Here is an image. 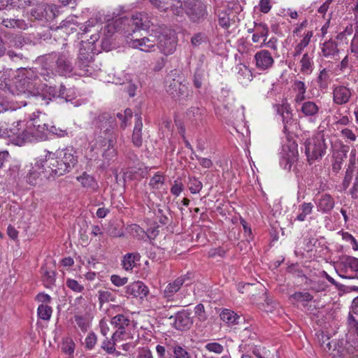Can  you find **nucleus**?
<instances>
[{
  "mask_svg": "<svg viewBox=\"0 0 358 358\" xmlns=\"http://www.w3.org/2000/svg\"><path fill=\"white\" fill-rule=\"evenodd\" d=\"M141 255L138 252L127 253L122 261V265L126 271H131L140 261Z\"/></svg>",
  "mask_w": 358,
  "mask_h": 358,
  "instance_id": "e433bc0d",
  "label": "nucleus"
},
{
  "mask_svg": "<svg viewBox=\"0 0 358 358\" xmlns=\"http://www.w3.org/2000/svg\"><path fill=\"white\" fill-rule=\"evenodd\" d=\"M1 24L7 28H20L22 25V21L19 19H4Z\"/></svg>",
  "mask_w": 358,
  "mask_h": 358,
  "instance_id": "338daca9",
  "label": "nucleus"
},
{
  "mask_svg": "<svg viewBox=\"0 0 358 358\" xmlns=\"http://www.w3.org/2000/svg\"><path fill=\"white\" fill-rule=\"evenodd\" d=\"M74 320L76 326L83 331H87L90 327V321L89 318L85 315H75Z\"/></svg>",
  "mask_w": 358,
  "mask_h": 358,
  "instance_id": "09e8293b",
  "label": "nucleus"
},
{
  "mask_svg": "<svg viewBox=\"0 0 358 358\" xmlns=\"http://www.w3.org/2000/svg\"><path fill=\"white\" fill-rule=\"evenodd\" d=\"M43 69L46 71L41 73L44 76L50 77L52 75L71 76L78 73L74 72L73 57L69 52H52L43 57Z\"/></svg>",
  "mask_w": 358,
  "mask_h": 358,
  "instance_id": "20e7f679",
  "label": "nucleus"
},
{
  "mask_svg": "<svg viewBox=\"0 0 358 358\" xmlns=\"http://www.w3.org/2000/svg\"><path fill=\"white\" fill-rule=\"evenodd\" d=\"M254 62L256 68L262 71L271 69L274 64L272 54L267 50L257 51L254 55Z\"/></svg>",
  "mask_w": 358,
  "mask_h": 358,
  "instance_id": "dca6fc26",
  "label": "nucleus"
},
{
  "mask_svg": "<svg viewBox=\"0 0 358 358\" xmlns=\"http://www.w3.org/2000/svg\"><path fill=\"white\" fill-rule=\"evenodd\" d=\"M99 38V34H92L90 41L81 42L77 62L80 71L78 75L86 76L93 75L94 70L91 64L93 62L94 55L96 54L95 43Z\"/></svg>",
  "mask_w": 358,
  "mask_h": 358,
  "instance_id": "39448f33",
  "label": "nucleus"
},
{
  "mask_svg": "<svg viewBox=\"0 0 358 358\" xmlns=\"http://www.w3.org/2000/svg\"><path fill=\"white\" fill-rule=\"evenodd\" d=\"M216 14L219 25L224 29L231 26V22L233 20L232 16L235 17L233 10L226 8H217Z\"/></svg>",
  "mask_w": 358,
  "mask_h": 358,
  "instance_id": "bb28decb",
  "label": "nucleus"
},
{
  "mask_svg": "<svg viewBox=\"0 0 358 358\" xmlns=\"http://www.w3.org/2000/svg\"><path fill=\"white\" fill-rule=\"evenodd\" d=\"M205 113V110L203 108L199 107H191L187 113V115L190 120L198 121L202 119Z\"/></svg>",
  "mask_w": 358,
  "mask_h": 358,
  "instance_id": "603ef678",
  "label": "nucleus"
},
{
  "mask_svg": "<svg viewBox=\"0 0 358 358\" xmlns=\"http://www.w3.org/2000/svg\"><path fill=\"white\" fill-rule=\"evenodd\" d=\"M37 113H39L37 112ZM50 135L58 138H63L69 136L66 129L57 127L55 125L49 127L47 124L42 122L38 114L33 113L29 115V120L26 121V127L24 129V143L38 142L47 140Z\"/></svg>",
  "mask_w": 358,
  "mask_h": 358,
  "instance_id": "7ed1b4c3",
  "label": "nucleus"
},
{
  "mask_svg": "<svg viewBox=\"0 0 358 358\" xmlns=\"http://www.w3.org/2000/svg\"><path fill=\"white\" fill-rule=\"evenodd\" d=\"M300 72L303 75H310L314 70L313 56L306 52L299 60Z\"/></svg>",
  "mask_w": 358,
  "mask_h": 358,
  "instance_id": "2f4dec72",
  "label": "nucleus"
},
{
  "mask_svg": "<svg viewBox=\"0 0 358 358\" xmlns=\"http://www.w3.org/2000/svg\"><path fill=\"white\" fill-rule=\"evenodd\" d=\"M43 13V19L46 21L52 20L56 17L57 7L55 5H44L38 9Z\"/></svg>",
  "mask_w": 358,
  "mask_h": 358,
  "instance_id": "de8ad7c7",
  "label": "nucleus"
},
{
  "mask_svg": "<svg viewBox=\"0 0 358 358\" xmlns=\"http://www.w3.org/2000/svg\"><path fill=\"white\" fill-rule=\"evenodd\" d=\"M117 135L108 136V138H104L100 142H97L99 145L103 148V151L102 156L105 160L110 161L117 155V150L115 148L116 143Z\"/></svg>",
  "mask_w": 358,
  "mask_h": 358,
  "instance_id": "a211bd4d",
  "label": "nucleus"
},
{
  "mask_svg": "<svg viewBox=\"0 0 358 358\" xmlns=\"http://www.w3.org/2000/svg\"><path fill=\"white\" fill-rule=\"evenodd\" d=\"M322 55L328 59H334L339 52L338 43L332 38L320 43Z\"/></svg>",
  "mask_w": 358,
  "mask_h": 358,
  "instance_id": "a878e982",
  "label": "nucleus"
},
{
  "mask_svg": "<svg viewBox=\"0 0 358 358\" xmlns=\"http://www.w3.org/2000/svg\"><path fill=\"white\" fill-rule=\"evenodd\" d=\"M133 113L130 108H127L123 113H117V117L120 120V127L124 129L132 117Z\"/></svg>",
  "mask_w": 358,
  "mask_h": 358,
  "instance_id": "8fccbe9b",
  "label": "nucleus"
},
{
  "mask_svg": "<svg viewBox=\"0 0 358 358\" xmlns=\"http://www.w3.org/2000/svg\"><path fill=\"white\" fill-rule=\"evenodd\" d=\"M97 342V336L94 332H90L85 340V348L87 350H92Z\"/></svg>",
  "mask_w": 358,
  "mask_h": 358,
  "instance_id": "bf43d9fd",
  "label": "nucleus"
},
{
  "mask_svg": "<svg viewBox=\"0 0 358 358\" xmlns=\"http://www.w3.org/2000/svg\"><path fill=\"white\" fill-rule=\"evenodd\" d=\"M308 24V22L306 19L303 20L301 22L296 24L292 31L293 36H301V35L303 34L302 31L307 27Z\"/></svg>",
  "mask_w": 358,
  "mask_h": 358,
  "instance_id": "69168bd1",
  "label": "nucleus"
},
{
  "mask_svg": "<svg viewBox=\"0 0 358 358\" xmlns=\"http://www.w3.org/2000/svg\"><path fill=\"white\" fill-rule=\"evenodd\" d=\"M110 281L114 285L117 287H122L127 283L128 278L120 277L118 275L114 274L110 276Z\"/></svg>",
  "mask_w": 358,
  "mask_h": 358,
  "instance_id": "774afa93",
  "label": "nucleus"
},
{
  "mask_svg": "<svg viewBox=\"0 0 358 358\" xmlns=\"http://www.w3.org/2000/svg\"><path fill=\"white\" fill-rule=\"evenodd\" d=\"M350 51L358 60V30L355 31L350 45Z\"/></svg>",
  "mask_w": 358,
  "mask_h": 358,
  "instance_id": "e2e57ef3",
  "label": "nucleus"
},
{
  "mask_svg": "<svg viewBox=\"0 0 358 358\" xmlns=\"http://www.w3.org/2000/svg\"><path fill=\"white\" fill-rule=\"evenodd\" d=\"M125 296L143 299L149 293L148 287L141 281L134 282L124 287Z\"/></svg>",
  "mask_w": 358,
  "mask_h": 358,
  "instance_id": "6ab92c4d",
  "label": "nucleus"
},
{
  "mask_svg": "<svg viewBox=\"0 0 358 358\" xmlns=\"http://www.w3.org/2000/svg\"><path fill=\"white\" fill-rule=\"evenodd\" d=\"M330 71L327 69H322L317 78V83L320 90L327 89L330 83Z\"/></svg>",
  "mask_w": 358,
  "mask_h": 358,
  "instance_id": "c03bdc74",
  "label": "nucleus"
},
{
  "mask_svg": "<svg viewBox=\"0 0 358 358\" xmlns=\"http://www.w3.org/2000/svg\"><path fill=\"white\" fill-rule=\"evenodd\" d=\"M119 341H115L112 336L111 339L106 338L101 343V348L108 355H113L119 357L122 355L121 352L115 350V344Z\"/></svg>",
  "mask_w": 358,
  "mask_h": 358,
  "instance_id": "a19ab883",
  "label": "nucleus"
},
{
  "mask_svg": "<svg viewBox=\"0 0 358 358\" xmlns=\"http://www.w3.org/2000/svg\"><path fill=\"white\" fill-rule=\"evenodd\" d=\"M150 36L151 38L143 37L139 39L131 40L130 41V46L145 52H153L155 50L157 40L156 37Z\"/></svg>",
  "mask_w": 358,
  "mask_h": 358,
  "instance_id": "4be33fe9",
  "label": "nucleus"
},
{
  "mask_svg": "<svg viewBox=\"0 0 358 358\" xmlns=\"http://www.w3.org/2000/svg\"><path fill=\"white\" fill-rule=\"evenodd\" d=\"M165 183V176L161 171H157L150 178L149 181V186L151 189L155 190L160 189Z\"/></svg>",
  "mask_w": 358,
  "mask_h": 358,
  "instance_id": "79ce46f5",
  "label": "nucleus"
},
{
  "mask_svg": "<svg viewBox=\"0 0 358 358\" xmlns=\"http://www.w3.org/2000/svg\"><path fill=\"white\" fill-rule=\"evenodd\" d=\"M127 229L131 235L138 239H143L145 237V231L136 224L129 225Z\"/></svg>",
  "mask_w": 358,
  "mask_h": 358,
  "instance_id": "864d4df0",
  "label": "nucleus"
},
{
  "mask_svg": "<svg viewBox=\"0 0 358 358\" xmlns=\"http://www.w3.org/2000/svg\"><path fill=\"white\" fill-rule=\"evenodd\" d=\"M168 92L175 98H182L186 96L188 94L187 87L178 81L174 80L170 84L168 89Z\"/></svg>",
  "mask_w": 358,
  "mask_h": 358,
  "instance_id": "72a5a7b5",
  "label": "nucleus"
},
{
  "mask_svg": "<svg viewBox=\"0 0 358 358\" xmlns=\"http://www.w3.org/2000/svg\"><path fill=\"white\" fill-rule=\"evenodd\" d=\"M155 349L157 358H192L187 349L179 344L173 345L171 351L162 345H157Z\"/></svg>",
  "mask_w": 358,
  "mask_h": 358,
  "instance_id": "f8f14e48",
  "label": "nucleus"
},
{
  "mask_svg": "<svg viewBox=\"0 0 358 358\" xmlns=\"http://www.w3.org/2000/svg\"><path fill=\"white\" fill-rule=\"evenodd\" d=\"M9 138V141L14 145L21 146L22 145V132L18 129L17 133L13 132L12 130L8 131L3 126L0 127V138Z\"/></svg>",
  "mask_w": 358,
  "mask_h": 358,
  "instance_id": "c9c22d12",
  "label": "nucleus"
},
{
  "mask_svg": "<svg viewBox=\"0 0 358 358\" xmlns=\"http://www.w3.org/2000/svg\"><path fill=\"white\" fill-rule=\"evenodd\" d=\"M75 350V343L71 339H66L62 344V350L66 355H71Z\"/></svg>",
  "mask_w": 358,
  "mask_h": 358,
  "instance_id": "680f3d73",
  "label": "nucleus"
},
{
  "mask_svg": "<svg viewBox=\"0 0 358 358\" xmlns=\"http://www.w3.org/2000/svg\"><path fill=\"white\" fill-rule=\"evenodd\" d=\"M269 29L266 23L264 22H255L254 34L252 36L253 43H259L261 39H267Z\"/></svg>",
  "mask_w": 358,
  "mask_h": 358,
  "instance_id": "473e14b6",
  "label": "nucleus"
},
{
  "mask_svg": "<svg viewBox=\"0 0 358 358\" xmlns=\"http://www.w3.org/2000/svg\"><path fill=\"white\" fill-rule=\"evenodd\" d=\"M292 87L294 92L295 93V103L304 101V99H306V94L307 91V87L305 83L302 80H294Z\"/></svg>",
  "mask_w": 358,
  "mask_h": 358,
  "instance_id": "f704fd0d",
  "label": "nucleus"
},
{
  "mask_svg": "<svg viewBox=\"0 0 358 358\" xmlns=\"http://www.w3.org/2000/svg\"><path fill=\"white\" fill-rule=\"evenodd\" d=\"M313 205L312 203L303 202L299 206V213L295 218L296 220L303 222L306 220V216L312 213Z\"/></svg>",
  "mask_w": 358,
  "mask_h": 358,
  "instance_id": "a18cd8bd",
  "label": "nucleus"
},
{
  "mask_svg": "<svg viewBox=\"0 0 358 358\" xmlns=\"http://www.w3.org/2000/svg\"><path fill=\"white\" fill-rule=\"evenodd\" d=\"M157 48L165 55H172L176 49V40L165 35H160L156 38Z\"/></svg>",
  "mask_w": 358,
  "mask_h": 358,
  "instance_id": "412c9836",
  "label": "nucleus"
},
{
  "mask_svg": "<svg viewBox=\"0 0 358 358\" xmlns=\"http://www.w3.org/2000/svg\"><path fill=\"white\" fill-rule=\"evenodd\" d=\"M317 211L329 213L334 208V199L329 194H323L315 201Z\"/></svg>",
  "mask_w": 358,
  "mask_h": 358,
  "instance_id": "393cba45",
  "label": "nucleus"
},
{
  "mask_svg": "<svg viewBox=\"0 0 358 358\" xmlns=\"http://www.w3.org/2000/svg\"><path fill=\"white\" fill-rule=\"evenodd\" d=\"M184 185L181 180L177 179L173 181V184L172 185L170 191L173 196H178L184 190Z\"/></svg>",
  "mask_w": 358,
  "mask_h": 358,
  "instance_id": "052dcab7",
  "label": "nucleus"
},
{
  "mask_svg": "<svg viewBox=\"0 0 358 358\" xmlns=\"http://www.w3.org/2000/svg\"><path fill=\"white\" fill-rule=\"evenodd\" d=\"M204 348L210 352L221 354L224 351V346L217 342H210L205 345Z\"/></svg>",
  "mask_w": 358,
  "mask_h": 358,
  "instance_id": "4d7b16f0",
  "label": "nucleus"
},
{
  "mask_svg": "<svg viewBox=\"0 0 358 358\" xmlns=\"http://www.w3.org/2000/svg\"><path fill=\"white\" fill-rule=\"evenodd\" d=\"M24 96L36 104L48 105L55 96V88L42 85L34 69L24 68Z\"/></svg>",
  "mask_w": 358,
  "mask_h": 358,
  "instance_id": "f03ea898",
  "label": "nucleus"
},
{
  "mask_svg": "<svg viewBox=\"0 0 358 358\" xmlns=\"http://www.w3.org/2000/svg\"><path fill=\"white\" fill-rule=\"evenodd\" d=\"M189 189L192 194H198L203 187L202 182L195 177L189 178Z\"/></svg>",
  "mask_w": 358,
  "mask_h": 358,
  "instance_id": "6e6d98bb",
  "label": "nucleus"
},
{
  "mask_svg": "<svg viewBox=\"0 0 358 358\" xmlns=\"http://www.w3.org/2000/svg\"><path fill=\"white\" fill-rule=\"evenodd\" d=\"M43 281L47 288H52L55 282V272L53 270H48L46 267H42Z\"/></svg>",
  "mask_w": 358,
  "mask_h": 358,
  "instance_id": "37998d69",
  "label": "nucleus"
},
{
  "mask_svg": "<svg viewBox=\"0 0 358 358\" xmlns=\"http://www.w3.org/2000/svg\"><path fill=\"white\" fill-rule=\"evenodd\" d=\"M278 39L275 37H271L269 40L264 39L260 45V48L267 47L273 51H277L278 45H277Z\"/></svg>",
  "mask_w": 358,
  "mask_h": 358,
  "instance_id": "0e129e2a",
  "label": "nucleus"
},
{
  "mask_svg": "<svg viewBox=\"0 0 358 358\" xmlns=\"http://www.w3.org/2000/svg\"><path fill=\"white\" fill-rule=\"evenodd\" d=\"M65 285L69 289L76 294L82 293L85 290L84 285L75 279L68 278Z\"/></svg>",
  "mask_w": 358,
  "mask_h": 358,
  "instance_id": "3c124183",
  "label": "nucleus"
},
{
  "mask_svg": "<svg viewBox=\"0 0 358 358\" xmlns=\"http://www.w3.org/2000/svg\"><path fill=\"white\" fill-rule=\"evenodd\" d=\"M101 22V15L99 13H94L84 24L80 27L78 34H84L90 31L91 28L95 26H99Z\"/></svg>",
  "mask_w": 358,
  "mask_h": 358,
  "instance_id": "4c0bfd02",
  "label": "nucleus"
},
{
  "mask_svg": "<svg viewBox=\"0 0 358 358\" xmlns=\"http://www.w3.org/2000/svg\"><path fill=\"white\" fill-rule=\"evenodd\" d=\"M280 156V166L285 170H290L292 164L297 159V145L294 142L291 141L282 145Z\"/></svg>",
  "mask_w": 358,
  "mask_h": 358,
  "instance_id": "9b49d317",
  "label": "nucleus"
},
{
  "mask_svg": "<svg viewBox=\"0 0 358 358\" xmlns=\"http://www.w3.org/2000/svg\"><path fill=\"white\" fill-rule=\"evenodd\" d=\"M98 299L99 303L101 305L108 303L110 301H115V296L108 290H99L98 292Z\"/></svg>",
  "mask_w": 358,
  "mask_h": 358,
  "instance_id": "5fc2aeb1",
  "label": "nucleus"
},
{
  "mask_svg": "<svg viewBox=\"0 0 358 358\" xmlns=\"http://www.w3.org/2000/svg\"><path fill=\"white\" fill-rule=\"evenodd\" d=\"M77 163V152L69 146L55 152L47 151L44 159L40 162V169H43L48 176H61L70 172Z\"/></svg>",
  "mask_w": 358,
  "mask_h": 358,
  "instance_id": "f257e3e1",
  "label": "nucleus"
},
{
  "mask_svg": "<svg viewBox=\"0 0 358 358\" xmlns=\"http://www.w3.org/2000/svg\"><path fill=\"white\" fill-rule=\"evenodd\" d=\"M43 159H44V158L36 159L34 166L29 170V173L27 176V182L31 185L36 184V180L41 173H43L46 178L53 177L52 176L46 175L45 171L42 168L40 169V162Z\"/></svg>",
  "mask_w": 358,
  "mask_h": 358,
  "instance_id": "c756f323",
  "label": "nucleus"
},
{
  "mask_svg": "<svg viewBox=\"0 0 358 358\" xmlns=\"http://www.w3.org/2000/svg\"><path fill=\"white\" fill-rule=\"evenodd\" d=\"M135 124L133 130L131 141L133 144L136 147H141L143 143L142 138V128H143V122L142 117L140 114L135 115Z\"/></svg>",
  "mask_w": 358,
  "mask_h": 358,
  "instance_id": "7c9ffc66",
  "label": "nucleus"
},
{
  "mask_svg": "<svg viewBox=\"0 0 358 358\" xmlns=\"http://www.w3.org/2000/svg\"><path fill=\"white\" fill-rule=\"evenodd\" d=\"M295 106L299 117L306 118L309 122H315L320 114V106L317 101L306 99L295 103Z\"/></svg>",
  "mask_w": 358,
  "mask_h": 358,
  "instance_id": "1a4fd4ad",
  "label": "nucleus"
},
{
  "mask_svg": "<svg viewBox=\"0 0 358 358\" xmlns=\"http://www.w3.org/2000/svg\"><path fill=\"white\" fill-rule=\"evenodd\" d=\"M327 145L322 132L308 138L305 142V152L309 164L318 161L325 155Z\"/></svg>",
  "mask_w": 358,
  "mask_h": 358,
  "instance_id": "423d86ee",
  "label": "nucleus"
},
{
  "mask_svg": "<svg viewBox=\"0 0 358 358\" xmlns=\"http://www.w3.org/2000/svg\"><path fill=\"white\" fill-rule=\"evenodd\" d=\"M335 269L342 278H358V259L351 256H343L336 263Z\"/></svg>",
  "mask_w": 358,
  "mask_h": 358,
  "instance_id": "0eeeda50",
  "label": "nucleus"
},
{
  "mask_svg": "<svg viewBox=\"0 0 358 358\" xmlns=\"http://www.w3.org/2000/svg\"><path fill=\"white\" fill-rule=\"evenodd\" d=\"M240 348L243 352L241 358H243L245 356L253 358L252 355L255 356L257 358H267L265 357L264 349L261 348L260 345H256L255 343H251L248 341H243Z\"/></svg>",
  "mask_w": 358,
  "mask_h": 358,
  "instance_id": "aec40b11",
  "label": "nucleus"
},
{
  "mask_svg": "<svg viewBox=\"0 0 358 358\" xmlns=\"http://www.w3.org/2000/svg\"><path fill=\"white\" fill-rule=\"evenodd\" d=\"M129 24L134 26L136 29H146L150 27V20L147 14L143 13H136L134 14L129 21Z\"/></svg>",
  "mask_w": 358,
  "mask_h": 358,
  "instance_id": "c85d7f7f",
  "label": "nucleus"
},
{
  "mask_svg": "<svg viewBox=\"0 0 358 358\" xmlns=\"http://www.w3.org/2000/svg\"><path fill=\"white\" fill-rule=\"evenodd\" d=\"M193 321L190 317V313L187 310L179 311L176 313L174 320V327L180 331H185L192 327Z\"/></svg>",
  "mask_w": 358,
  "mask_h": 358,
  "instance_id": "5701e85b",
  "label": "nucleus"
},
{
  "mask_svg": "<svg viewBox=\"0 0 358 358\" xmlns=\"http://www.w3.org/2000/svg\"><path fill=\"white\" fill-rule=\"evenodd\" d=\"M92 125L95 129H99L100 133H103V138H108V136L116 135L113 131L116 126L115 117L108 113H102L96 116L92 122Z\"/></svg>",
  "mask_w": 358,
  "mask_h": 358,
  "instance_id": "9d476101",
  "label": "nucleus"
},
{
  "mask_svg": "<svg viewBox=\"0 0 358 358\" xmlns=\"http://www.w3.org/2000/svg\"><path fill=\"white\" fill-rule=\"evenodd\" d=\"M82 187L87 191L94 193L99 189V185L94 177L87 172H83L80 176L76 177Z\"/></svg>",
  "mask_w": 358,
  "mask_h": 358,
  "instance_id": "b1692460",
  "label": "nucleus"
},
{
  "mask_svg": "<svg viewBox=\"0 0 358 358\" xmlns=\"http://www.w3.org/2000/svg\"><path fill=\"white\" fill-rule=\"evenodd\" d=\"M313 30H305L301 36H297L299 39L296 40L294 45V50L292 52V57L294 59L299 57L303 52L304 49L308 46L312 38L313 37Z\"/></svg>",
  "mask_w": 358,
  "mask_h": 358,
  "instance_id": "f3484780",
  "label": "nucleus"
},
{
  "mask_svg": "<svg viewBox=\"0 0 358 358\" xmlns=\"http://www.w3.org/2000/svg\"><path fill=\"white\" fill-rule=\"evenodd\" d=\"M353 90L344 85H334L332 101L334 104L343 106L347 104L352 96Z\"/></svg>",
  "mask_w": 358,
  "mask_h": 358,
  "instance_id": "2eb2a0df",
  "label": "nucleus"
},
{
  "mask_svg": "<svg viewBox=\"0 0 358 358\" xmlns=\"http://www.w3.org/2000/svg\"><path fill=\"white\" fill-rule=\"evenodd\" d=\"M313 299V296L308 292H296L289 296L292 303H301L303 306Z\"/></svg>",
  "mask_w": 358,
  "mask_h": 358,
  "instance_id": "58836bf2",
  "label": "nucleus"
},
{
  "mask_svg": "<svg viewBox=\"0 0 358 358\" xmlns=\"http://www.w3.org/2000/svg\"><path fill=\"white\" fill-rule=\"evenodd\" d=\"M237 73V80L242 85H248L253 79L251 70L243 64H238L235 67Z\"/></svg>",
  "mask_w": 358,
  "mask_h": 358,
  "instance_id": "cd10ccee",
  "label": "nucleus"
},
{
  "mask_svg": "<svg viewBox=\"0 0 358 358\" xmlns=\"http://www.w3.org/2000/svg\"><path fill=\"white\" fill-rule=\"evenodd\" d=\"M220 319L228 325H234L238 323L240 317L233 310L224 309L220 315Z\"/></svg>",
  "mask_w": 358,
  "mask_h": 358,
  "instance_id": "ea45409f",
  "label": "nucleus"
},
{
  "mask_svg": "<svg viewBox=\"0 0 358 358\" xmlns=\"http://www.w3.org/2000/svg\"><path fill=\"white\" fill-rule=\"evenodd\" d=\"M184 5L186 13L193 22H199L207 14L206 7L200 0H186Z\"/></svg>",
  "mask_w": 358,
  "mask_h": 358,
  "instance_id": "ddd939ff",
  "label": "nucleus"
},
{
  "mask_svg": "<svg viewBox=\"0 0 358 358\" xmlns=\"http://www.w3.org/2000/svg\"><path fill=\"white\" fill-rule=\"evenodd\" d=\"M52 308L47 304H40L37 308L38 317L45 321H49L52 314Z\"/></svg>",
  "mask_w": 358,
  "mask_h": 358,
  "instance_id": "49530a36",
  "label": "nucleus"
},
{
  "mask_svg": "<svg viewBox=\"0 0 358 358\" xmlns=\"http://www.w3.org/2000/svg\"><path fill=\"white\" fill-rule=\"evenodd\" d=\"M130 322L129 318L123 314H118L111 319V324L116 328V331L113 334L115 341H127L133 338Z\"/></svg>",
  "mask_w": 358,
  "mask_h": 358,
  "instance_id": "6e6552de",
  "label": "nucleus"
},
{
  "mask_svg": "<svg viewBox=\"0 0 358 358\" xmlns=\"http://www.w3.org/2000/svg\"><path fill=\"white\" fill-rule=\"evenodd\" d=\"M339 131L341 132V137L346 141L354 142L356 141L357 136L352 129L345 127Z\"/></svg>",
  "mask_w": 358,
  "mask_h": 358,
  "instance_id": "13d9d810",
  "label": "nucleus"
},
{
  "mask_svg": "<svg viewBox=\"0 0 358 358\" xmlns=\"http://www.w3.org/2000/svg\"><path fill=\"white\" fill-rule=\"evenodd\" d=\"M190 280L189 273L179 276L165 287L162 292L163 296L167 301H172L175 294L180 290L183 285H188L190 283Z\"/></svg>",
  "mask_w": 358,
  "mask_h": 358,
  "instance_id": "4468645a",
  "label": "nucleus"
}]
</instances>
